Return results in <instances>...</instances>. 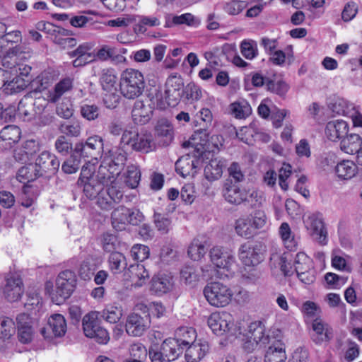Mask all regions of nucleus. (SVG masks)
<instances>
[{
    "instance_id": "1",
    "label": "nucleus",
    "mask_w": 362,
    "mask_h": 362,
    "mask_svg": "<svg viewBox=\"0 0 362 362\" xmlns=\"http://www.w3.org/2000/svg\"><path fill=\"white\" fill-rule=\"evenodd\" d=\"M146 86L143 74L134 69H127L121 74L119 90L127 99H135L141 95Z\"/></svg>"
},
{
    "instance_id": "2",
    "label": "nucleus",
    "mask_w": 362,
    "mask_h": 362,
    "mask_svg": "<svg viewBox=\"0 0 362 362\" xmlns=\"http://www.w3.org/2000/svg\"><path fill=\"white\" fill-rule=\"evenodd\" d=\"M121 144L127 145L134 151L147 153L155 148L153 135L149 132H134L124 131L121 138Z\"/></svg>"
},
{
    "instance_id": "3",
    "label": "nucleus",
    "mask_w": 362,
    "mask_h": 362,
    "mask_svg": "<svg viewBox=\"0 0 362 362\" xmlns=\"http://www.w3.org/2000/svg\"><path fill=\"white\" fill-rule=\"evenodd\" d=\"M204 294L209 303L214 307H225L233 297L232 291L219 282H212L204 287Z\"/></svg>"
},
{
    "instance_id": "4",
    "label": "nucleus",
    "mask_w": 362,
    "mask_h": 362,
    "mask_svg": "<svg viewBox=\"0 0 362 362\" xmlns=\"http://www.w3.org/2000/svg\"><path fill=\"white\" fill-rule=\"evenodd\" d=\"M136 310H143V315L133 313L128 315L125 324L127 333L132 337H140L150 327V315L148 308L144 304L136 305Z\"/></svg>"
},
{
    "instance_id": "5",
    "label": "nucleus",
    "mask_w": 362,
    "mask_h": 362,
    "mask_svg": "<svg viewBox=\"0 0 362 362\" xmlns=\"http://www.w3.org/2000/svg\"><path fill=\"white\" fill-rule=\"evenodd\" d=\"M98 317V312L86 314L82 320L83 329L86 337L94 339L99 344H105L110 340L109 333L100 326Z\"/></svg>"
},
{
    "instance_id": "6",
    "label": "nucleus",
    "mask_w": 362,
    "mask_h": 362,
    "mask_svg": "<svg viewBox=\"0 0 362 362\" xmlns=\"http://www.w3.org/2000/svg\"><path fill=\"white\" fill-rule=\"evenodd\" d=\"M76 276L74 272L66 269L61 272L56 279V293L59 298L56 300L59 304L69 298L76 285Z\"/></svg>"
},
{
    "instance_id": "7",
    "label": "nucleus",
    "mask_w": 362,
    "mask_h": 362,
    "mask_svg": "<svg viewBox=\"0 0 362 362\" xmlns=\"http://www.w3.org/2000/svg\"><path fill=\"white\" fill-rule=\"evenodd\" d=\"M293 266L299 280L305 284H310L315 280V270L313 260L304 252L296 254Z\"/></svg>"
},
{
    "instance_id": "8",
    "label": "nucleus",
    "mask_w": 362,
    "mask_h": 362,
    "mask_svg": "<svg viewBox=\"0 0 362 362\" xmlns=\"http://www.w3.org/2000/svg\"><path fill=\"white\" fill-rule=\"evenodd\" d=\"M238 256L242 263L254 267L263 260V245L260 243H245L240 245Z\"/></svg>"
},
{
    "instance_id": "9",
    "label": "nucleus",
    "mask_w": 362,
    "mask_h": 362,
    "mask_svg": "<svg viewBox=\"0 0 362 362\" xmlns=\"http://www.w3.org/2000/svg\"><path fill=\"white\" fill-rule=\"evenodd\" d=\"M304 223L313 239L321 245L327 243V232L320 214H313L308 216L304 219Z\"/></svg>"
},
{
    "instance_id": "10",
    "label": "nucleus",
    "mask_w": 362,
    "mask_h": 362,
    "mask_svg": "<svg viewBox=\"0 0 362 362\" xmlns=\"http://www.w3.org/2000/svg\"><path fill=\"white\" fill-rule=\"evenodd\" d=\"M184 81L180 75L171 74L165 82V98L168 106H175L182 98Z\"/></svg>"
},
{
    "instance_id": "11",
    "label": "nucleus",
    "mask_w": 362,
    "mask_h": 362,
    "mask_svg": "<svg viewBox=\"0 0 362 362\" xmlns=\"http://www.w3.org/2000/svg\"><path fill=\"white\" fill-rule=\"evenodd\" d=\"M233 317L228 312L213 313L208 318V325L213 332L217 335H222L228 332L233 326Z\"/></svg>"
},
{
    "instance_id": "12",
    "label": "nucleus",
    "mask_w": 362,
    "mask_h": 362,
    "mask_svg": "<svg viewBox=\"0 0 362 362\" xmlns=\"http://www.w3.org/2000/svg\"><path fill=\"white\" fill-rule=\"evenodd\" d=\"M103 147V140L98 136H90L85 143H77L75 145L76 153L84 158H97Z\"/></svg>"
},
{
    "instance_id": "13",
    "label": "nucleus",
    "mask_w": 362,
    "mask_h": 362,
    "mask_svg": "<svg viewBox=\"0 0 362 362\" xmlns=\"http://www.w3.org/2000/svg\"><path fill=\"white\" fill-rule=\"evenodd\" d=\"M201 163L202 160L196 155L187 154L176 161L175 170L183 177H194Z\"/></svg>"
},
{
    "instance_id": "14",
    "label": "nucleus",
    "mask_w": 362,
    "mask_h": 362,
    "mask_svg": "<svg viewBox=\"0 0 362 362\" xmlns=\"http://www.w3.org/2000/svg\"><path fill=\"white\" fill-rule=\"evenodd\" d=\"M24 291L23 281L17 274H11L6 279L4 296L10 302L18 300Z\"/></svg>"
},
{
    "instance_id": "15",
    "label": "nucleus",
    "mask_w": 362,
    "mask_h": 362,
    "mask_svg": "<svg viewBox=\"0 0 362 362\" xmlns=\"http://www.w3.org/2000/svg\"><path fill=\"white\" fill-rule=\"evenodd\" d=\"M35 165L42 176L46 173L54 174L59 168L60 162L55 155L43 151L37 158Z\"/></svg>"
},
{
    "instance_id": "16",
    "label": "nucleus",
    "mask_w": 362,
    "mask_h": 362,
    "mask_svg": "<svg viewBox=\"0 0 362 362\" xmlns=\"http://www.w3.org/2000/svg\"><path fill=\"white\" fill-rule=\"evenodd\" d=\"M74 81V78L72 76L62 78L52 89L47 91V100L50 103H57L64 95L72 90Z\"/></svg>"
},
{
    "instance_id": "17",
    "label": "nucleus",
    "mask_w": 362,
    "mask_h": 362,
    "mask_svg": "<svg viewBox=\"0 0 362 362\" xmlns=\"http://www.w3.org/2000/svg\"><path fill=\"white\" fill-rule=\"evenodd\" d=\"M106 187L108 197L100 196L97 200V205L101 209L108 211L112 208L113 203H118L122 200L124 193L115 182Z\"/></svg>"
},
{
    "instance_id": "18",
    "label": "nucleus",
    "mask_w": 362,
    "mask_h": 362,
    "mask_svg": "<svg viewBox=\"0 0 362 362\" xmlns=\"http://www.w3.org/2000/svg\"><path fill=\"white\" fill-rule=\"evenodd\" d=\"M127 159V153L120 148L110 150L104 157L103 161L108 167L113 169L115 173L120 174Z\"/></svg>"
},
{
    "instance_id": "19",
    "label": "nucleus",
    "mask_w": 362,
    "mask_h": 362,
    "mask_svg": "<svg viewBox=\"0 0 362 362\" xmlns=\"http://www.w3.org/2000/svg\"><path fill=\"white\" fill-rule=\"evenodd\" d=\"M247 337L260 346L269 345L275 339L274 336L265 334V328L261 322H255L250 325Z\"/></svg>"
},
{
    "instance_id": "20",
    "label": "nucleus",
    "mask_w": 362,
    "mask_h": 362,
    "mask_svg": "<svg viewBox=\"0 0 362 362\" xmlns=\"http://www.w3.org/2000/svg\"><path fill=\"white\" fill-rule=\"evenodd\" d=\"M18 325V337L23 344L30 343L34 335L33 321L28 315L22 313L16 317Z\"/></svg>"
},
{
    "instance_id": "21",
    "label": "nucleus",
    "mask_w": 362,
    "mask_h": 362,
    "mask_svg": "<svg viewBox=\"0 0 362 362\" xmlns=\"http://www.w3.org/2000/svg\"><path fill=\"white\" fill-rule=\"evenodd\" d=\"M51 330L54 337H62L66 332V322L64 317L61 314H54L48 319L47 327L41 329L42 335L47 338V331Z\"/></svg>"
},
{
    "instance_id": "22",
    "label": "nucleus",
    "mask_w": 362,
    "mask_h": 362,
    "mask_svg": "<svg viewBox=\"0 0 362 362\" xmlns=\"http://www.w3.org/2000/svg\"><path fill=\"white\" fill-rule=\"evenodd\" d=\"M211 262L219 268H228L235 262L233 255L222 247L215 246L210 250Z\"/></svg>"
},
{
    "instance_id": "23",
    "label": "nucleus",
    "mask_w": 362,
    "mask_h": 362,
    "mask_svg": "<svg viewBox=\"0 0 362 362\" xmlns=\"http://www.w3.org/2000/svg\"><path fill=\"white\" fill-rule=\"evenodd\" d=\"M223 195L226 202L231 204L240 205L245 203L247 190L241 189L232 183H226L223 189Z\"/></svg>"
},
{
    "instance_id": "24",
    "label": "nucleus",
    "mask_w": 362,
    "mask_h": 362,
    "mask_svg": "<svg viewBox=\"0 0 362 362\" xmlns=\"http://www.w3.org/2000/svg\"><path fill=\"white\" fill-rule=\"evenodd\" d=\"M264 355V362H285L286 354L284 344L280 339H274Z\"/></svg>"
},
{
    "instance_id": "25",
    "label": "nucleus",
    "mask_w": 362,
    "mask_h": 362,
    "mask_svg": "<svg viewBox=\"0 0 362 362\" xmlns=\"http://www.w3.org/2000/svg\"><path fill=\"white\" fill-rule=\"evenodd\" d=\"M200 118L203 122L202 127L196 130L192 136V140L200 139L199 142H194L193 145H204L208 141V133L206 128L211 124L212 121V114L209 109L204 108L200 112Z\"/></svg>"
},
{
    "instance_id": "26",
    "label": "nucleus",
    "mask_w": 362,
    "mask_h": 362,
    "mask_svg": "<svg viewBox=\"0 0 362 362\" xmlns=\"http://www.w3.org/2000/svg\"><path fill=\"white\" fill-rule=\"evenodd\" d=\"M185 349L186 361L187 362H198L201 361L209 351V344L206 341L199 339Z\"/></svg>"
},
{
    "instance_id": "27",
    "label": "nucleus",
    "mask_w": 362,
    "mask_h": 362,
    "mask_svg": "<svg viewBox=\"0 0 362 362\" xmlns=\"http://www.w3.org/2000/svg\"><path fill=\"white\" fill-rule=\"evenodd\" d=\"M347 132L348 125L343 120L330 121L326 125L325 134L332 141L342 139L346 136Z\"/></svg>"
},
{
    "instance_id": "28",
    "label": "nucleus",
    "mask_w": 362,
    "mask_h": 362,
    "mask_svg": "<svg viewBox=\"0 0 362 362\" xmlns=\"http://www.w3.org/2000/svg\"><path fill=\"white\" fill-rule=\"evenodd\" d=\"M152 112L151 106L146 105L141 100H136L133 106L132 117L134 123L142 125L150 120Z\"/></svg>"
},
{
    "instance_id": "29",
    "label": "nucleus",
    "mask_w": 362,
    "mask_h": 362,
    "mask_svg": "<svg viewBox=\"0 0 362 362\" xmlns=\"http://www.w3.org/2000/svg\"><path fill=\"white\" fill-rule=\"evenodd\" d=\"M312 327L314 332L312 338L316 344L327 341L332 337V329L320 319L313 322Z\"/></svg>"
},
{
    "instance_id": "30",
    "label": "nucleus",
    "mask_w": 362,
    "mask_h": 362,
    "mask_svg": "<svg viewBox=\"0 0 362 362\" xmlns=\"http://www.w3.org/2000/svg\"><path fill=\"white\" fill-rule=\"evenodd\" d=\"M160 349L167 362L177 359L184 350V347H181L174 338H168L164 340Z\"/></svg>"
},
{
    "instance_id": "31",
    "label": "nucleus",
    "mask_w": 362,
    "mask_h": 362,
    "mask_svg": "<svg viewBox=\"0 0 362 362\" xmlns=\"http://www.w3.org/2000/svg\"><path fill=\"white\" fill-rule=\"evenodd\" d=\"M235 231L236 234L245 239L254 237L257 232L252 225V219L250 216H243L235 222Z\"/></svg>"
},
{
    "instance_id": "32",
    "label": "nucleus",
    "mask_w": 362,
    "mask_h": 362,
    "mask_svg": "<svg viewBox=\"0 0 362 362\" xmlns=\"http://www.w3.org/2000/svg\"><path fill=\"white\" fill-rule=\"evenodd\" d=\"M197 332L194 329L189 327H181L175 333V339L184 349L196 341Z\"/></svg>"
},
{
    "instance_id": "33",
    "label": "nucleus",
    "mask_w": 362,
    "mask_h": 362,
    "mask_svg": "<svg viewBox=\"0 0 362 362\" xmlns=\"http://www.w3.org/2000/svg\"><path fill=\"white\" fill-rule=\"evenodd\" d=\"M119 175V173H115L112 168H109L107 164L102 161L94 177L105 187L108 186L110 184H113Z\"/></svg>"
},
{
    "instance_id": "34",
    "label": "nucleus",
    "mask_w": 362,
    "mask_h": 362,
    "mask_svg": "<svg viewBox=\"0 0 362 362\" xmlns=\"http://www.w3.org/2000/svg\"><path fill=\"white\" fill-rule=\"evenodd\" d=\"M78 185L83 187V194L89 199H93L103 196L102 193L104 186L94 176L89 180Z\"/></svg>"
},
{
    "instance_id": "35",
    "label": "nucleus",
    "mask_w": 362,
    "mask_h": 362,
    "mask_svg": "<svg viewBox=\"0 0 362 362\" xmlns=\"http://www.w3.org/2000/svg\"><path fill=\"white\" fill-rule=\"evenodd\" d=\"M362 139L358 134H351L345 136L341 141V149L349 154L356 153L361 148Z\"/></svg>"
},
{
    "instance_id": "36",
    "label": "nucleus",
    "mask_w": 362,
    "mask_h": 362,
    "mask_svg": "<svg viewBox=\"0 0 362 362\" xmlns=\"http://www.w3.org/2000/svg\"><path fill=\"white\" fill-rule=\"evenodd\" d=\"M173 279L169 275L160 274L152 280V289L159 294L168 293L173 289Z\"/></svg>"
},
{
    "instance_id": "37",
    "label": "nucleus",
    "mask_w": 362,
    "mask_h": 362,
    "mask_svg": "<svg viewBox=\"0 0 362 362\" xmlns=\"http://www.w3.org/2000/svg\"><path fill=\"white\" fill-rule=\"evenodd\" d=\"M15 323L8 317H0V349L4 348V343L10 339L15 333Z\"/></svg>"
},
{
    "instance_id": "38",
    "label": "nucleus",
    "mask_w": 362,
    "mask_h": 362,
    "mask_svg": "<svg viewBox=\"0 0 362 362\" xmlns=\"http://www.w3.org/2000/svg\"><path fill=\"white\" fill-rule=\"evenodd\" d=\"M129 209L123 206L116 208L111 214L112 225L117 230H122L128 222Z\"/></svg>"
},
{
    "instance_id": "39",
    "label": "nucleus",
    "mask_w": 362,
    "mask_h": 362,
    "mask_svg": "<svg viewBox=\"0 0 362 362\" xmlns=\"http://www.w3.org/2000/svg\"><path fill=\"white\" fill-rule=\"evenodd\" d=\"M131 277L137 287L142 286L149 278V273L143 264H136L129 267Z\"/></svg>"
},
{
    "instance_id": "40",
    "label": "nucleus",
    "mask_w": 362,
    "mask_h": 362,
    "mask_svg": "<svg viewBox=\"0 0 362 362\" xmlns=\"http://www.w3.org/2000/svg\"><path fill=\"white\" fill-rule=\"evenodd\" d=\"M335 171L339 178L349 180L356 174L357 167L353 161L342 160L337 165Z\"/></svg>"
},
{
    "instance_id": "41",
    "label": "nucleus",
    "mask_w": 362,
    "mask_h": 362,
    "mask_svg": "<svg viewBox=\"0 0 362 362\" xmlns=\"http://www.w3.org/2000/svg\"><path fill=\"white\" fill-rule=\"evenodd\" d=\"M223 163L218 159L211 160L204 167V176L209 181L220 178L223 173Z\"/></svg>"
},
{
    "instance_id": "42",
    "label": "nucleus",
    "mask_w": 362,
    "mask_h": 362,
    "mask_svg": "<svg viewBox=\"0 0 362 362\" xmlns=\"http://www.w3.org/2000/svg\"><path fill=\"white\" fill-rule=\"evenodd\" d=\"M109 268L113 274H120L127 267L126 257L120 252H112L108 258Z\"/></svg>"
},
{
    "instance_id": "43",
    "label": "nucleus",
    "mask_w": 362,
    "mask_h": 362,
    "mask_svg": "<svg viewBox=\"0 0 362 362\" xmlns=\"http://www.w3.org/2000/svg\"><path fill=\"white\" fill-rule=\"evenodd\" d=\"M21 134L19 127L15 125H8L0 132V141H6L7 144L11 145L19 141Z\"/></svg>"
},
{
    "instance_id": "44",
    "label": "nucleus",
    "mask_w": 362,
    "mask_h": 362,
    "mask_svg": "<svg viewBox=\"0 0 362 362\" xmlns=\"http://www.w3.org/2000/svg\"><path fill=\"white\" fill-rule=\"evenodd\" d=\"M42 176L35 164H29L21 168L17 174V177L21 182H30Z\"/></svg>"
},
{
    "instance_id": "45",
    "label": "nucleus",
    "mask_w": 362,
    "mask_h": 362,
    "mask_svg": "<svg viewBox=\"0 0 362 362\" xmlns=\"http://www.w3.org/2000/svg\"><path fill=\"white\" fill-rule=\"evenodd\" d=\"M155 130L158 136L165 137L168 141H171L173 139L174 128L166 118H160L158 120Z\"/></svg>"
},
{
    "instance_id": "46",
    "label": "nucleus",
    "mask_w": 362,
    "mask_h": 362,
    "mask_svg": "<svg viewBox=\"0 0 362 362\" xmlns=\"http://www.w3.org/2000/svg\"><path fill=\"white\" fill-rule=\"evenodd\" d=\"M160 23L159 19L156 16H141L134 26V31L136 34L144 33L148 27L158 26Z\"/></svg>"
},
{
    "instance_id": "47",
    "label": "nucleus",
    "mask_w": 362,
    "mask_h": 362,
    "mask_svg": "<svg viewBox=\"0 0 362 362\" xmlns=\"http://www.w3.org/2000/svg\"><path fill=\"white\" fill-rule=\"evenodd\" d=\"M117 80V78L113 69L103 70L100 82L104 90L110 92L112 90H115Z\"/></svg>"
},
{
    "instance_id": "48",
    "label": "nucleus",
    "mask_w": 362,
    "mask_h": 362,
    "mask_svg": "<svg viewBox=\"0 0 362 362\" xmlns=\"http://www.w3.org/2000/svg\"><path fill=\"white\" fill-rule=\"evenodd\" d=\"M99 315L106 322L115 324L120 320L122 316V311L119 308L110 306L99 313Z\"/></svg>"
},
{
    "instance_id": "49",
    "label": "nucleus",
    "mask_w": 362,
    "mask_h": 362,
    "mask_svg": "<svg viewBox=\"0 0 362 362\" xmlns=\"http://www.w3.org/2000/svg\"><path fill=\"white\" fill-rule=\"evenodd\" d=\"M18 110L19 114L28 120L37 114V111L33 107L32 98L30 97H25L20 101Z\"/></svg>"
},
{
    "instance_id": "50",
    "label": "nucleus",
    "mask_w": 362,
    "mask_h": 362,
    "mask_svg": "<svg viewBox=\"0 0 362 362\" xmlns=\"http://www.w3.org/2000/svg\"><path fill=\"white\" fill-rule=\"evenodd\" d=\"M180 279L187 285L194 286L199 281V274L192 266H185L180 271Z\"/></svg>"
},
{
    "instance_id": "51",
    "label": "nucleus",
    "mask_w": 362,
    "mask_h": 362,
    "mask_svg": "<svg viewBox=\"0 0 362 362\" xmlns=\"http://www.w3.org/2000/svg\"><path fill=\"white\" fill-rule=\"evenodd\" d=\"M141 179V173L138 166L129 165L127 167L125 182L127 186L134 189L136 188Z\"/></svg>"
},
{
    "instance_id": "52",
    "label": "nucleus",
    "mask_w": 362,
    "mask_h": 362,
    "mask_svg": "<svg viewBox=\"0 0 362 362\" xmlns=\"http://www.w3.org/2000/svg\"><path fill=\"white\" fill-rule=\"evenodd\" d=\"M206 251L207 250L204 244L199 240H194L189 246L187 253L192 259L198 261L204 256Z\"/></svg>"
},
{
    "instance_id": "53",
    "label": "nucleus",
    "mask_w": 362,
    "mask_h": 362,
    "mask_svg": "<svg viewBox=\"0 0 362 362\" xmlns=\"http://www.w3.org/2000/svg\"><path fill=\"white\" fill-rule=\"evenodd\" d=\"M81 157L74 151L70 158L64 162L62 170L66 174H72L76 173L81 165Z\"/></svg>"
},
{
    "instance_id": "54",
    "label": "nucleus",
    "mask_w": 362,
    "mask_h": 362,
    "mask_svg": "<svg viewBox=\"0 0 362 362\" xmlns=\"http://www.w3.org/2000/svg\"><path fill=\"white\" fill-rule=\"evenodd\" d=\"M25 86L26 85L23 78L16 76L11 81L5 79V84L2 86V88L6 94H12L13 93H17L23 90Z\"/></svg>"
},
{
    "instance_id": "55",
    "label": "nucleus",
    "mask_w": 362,
    "mask_h": 362,
    "mask_svg": "<svg viewBox=\"0 0 362 362\" xmlns=\"http://www.w3.org/2000/svg\"><path fill=\"white\" fill-rule=\"evenodd\" d=\"M230 111L236 118L243 119L251 114V107L245 102H235L230 105Z\"/></svg>"
},
{
    "instance_id": "56",
    "label": "nucleus",
    "mask_w": 362,
    "mask_h": 362,
    "mask_svg": "<svg viewBox=\"0 0 362 362\" xmlns=\"http://www.w3.org/2000/svg\"><path fill=\"white\" fill-rule=\"evenodd\" d=\"M80 112L84 119L93 121L99 117L100 108L95 104H83L81 106Z\"/></svg>"
},
{
    "instance_id": "57",
    "label": "nucleus",
    "mask_w": 362,
    "mask_h": 362,
    "mask_svg": "<svg viewBox=\"0 0 362 362\" xmlns=\"http://www.w3.org/2000/svg\"><path fill=\"white\" fill-rule=\"evenodd\" d=\"M242 54L247 59H252L258 54L257 43L253 40H243L240 44Z\"/></svg>"
},
{
    "instance_id": "58",
    "label": "nucleus",
    "mask_w": 362,
    "mask_h": 362,
    "mask_svg": "<svg viewBox=\"0 0 362 362\" xmlns=\"http://www.w3.org/2000/svg\"><path fill=\"white\" fill-rule=\"evenodd\" d=\"M279 233L286 247L292 249L295 246V243L289 225L286 222L282 223L279 227Z\"/></svg>"
},
{
    "instance_id": "59",
    "label": "nucleus",
    "mask_w": 362,
    "mask_h": 362,
    "mask_svg": "<svg viewBox=\"0 0 362 362\" xmlns=\"http://www.w3.org/2000/svg\"><path fill=\"white\" fill-rule=\"evenodd\" d=\"M182 97L187 100H198L202 98V90L196 84L190 83L182 90Z\"/></svg>"
},
{
    "instance_id": "60",
    "label": "nucleus",
    "mask_w": 362,
    "mask_h": 362,
    "mask_svg": "<svg viewBox=\"0 0 362 362\" xmlns=\"http://www.w3.org/2000/svg\"><path fill=\"white\" fill-rule=\"evenodd\" d=\"M272 263L276 266V263L279 267L281 271L285 276H291L293 274L290 264L287 262V257L285 255H273L271 257Z\"/></svg>"
},
{
    "instance_id": "61",
    "label": "nucleus",
    "mask_w": 362,
    "mask_h": 362,
    "mask_svg": "<svg viewBox=\"0 0 362 362\" xmlns=\"http://www.w3.org/2000/svg\"><path fill=\"white\" fill-rule=\"evenodd\" d=\"M59 129L62 133L69 136L77 137L81 134V127L78 121H74L62 124Z\"/></svg>"
},
{
    "instance_id": "62",
    "label": "nucleus",
    "mask_w": 362,
    "mask_h": 362,
    "mask_svg": "<svg viewBox=\"0 0 362 362\" xmlns=\"http://www.w3.org/2000/svg\"><path fill=\"white\" fill-rule=\"evenodd\" d=\"M130 253L134 259L143 262L148 257L150 250L146 245L136 244L132 247Z\"/></svg>"
},
{
    "instance_id": "63",
    "label": "nucleus",
    "mask_w": 362,
    "mask_h": 362,
    "mask_svg": "<svg viewBox=\"0 0 362 362\" xmlns=\"http://www.w3.org/2000/svg\"><path fill=\"white\" fill-rule=\"evenodd\" d=\"M117 242V237L109 233H105L100 237L102 247L107 252H114L113 251L116 249Z\"/></svg>"
},
{
    "instance_id": "64",
    "label": "nucleus",
    "mask_w": 362,
    "mask_h": 362,
    "mask_svg": "<svg viewBox=\"0 0 362 362\" xmlns=\"http://www.w3.org/2000/svg\"><path fill=\"white\" fill-rule=\"evenodd\" d=\"M153 218L155 226L158 230L163 234L168 233L170 228L171 221L160 213H155Z\"/></svg>"
}]
</instances>
